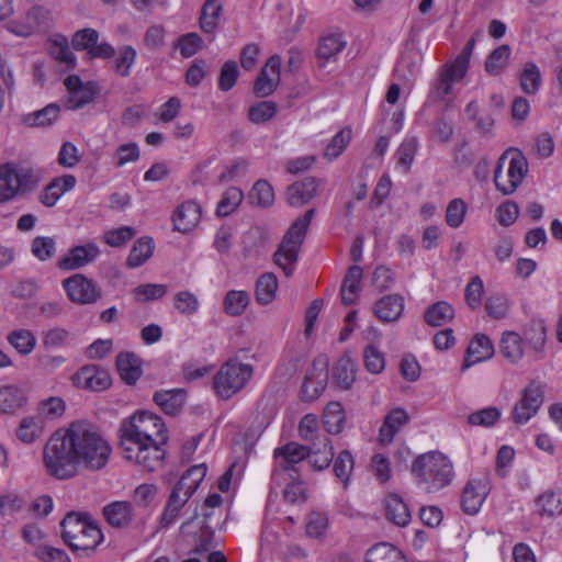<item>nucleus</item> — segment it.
<instances>
[{"label":"nucleus","mask_w":562,"mask_h":562,"mask_svg":"<svg viewBox=\"0 0 562 562\" xmlns=\"http://www.w3.org/2000/svg\"><path fill=\"white\" fill-rule=\"evenodd\" d=\"M112 448L99 429L87 420H76L55 431L43 448V464L48 475L68 480L79 468L100 471L106 467Z\"/></svg>","instance_id":"obj_1"},{"label":"nucleus","mask_w":562,"mask_h":562,"mask_svg":"<svg viewBox=\"0 0 562 562\" xmlns=\"http://www.w3.org/2000/svg\"><path fill=\"white\" fill-rule=\"evenodd\" d=\"M120 447L123 458L148 472L164 462L168 430L162 418L149 412H138L120 426Z\"/></svg>","instance_id":"obj_2"},{"label":"nucleus","mask_w":562,"mask_h":562,"mask_svg":"<svg viewBox=\"0 0 562 562\" xmlns=\"http://www.w3.org/2000/svg\"><path fill=\"white\" fill-rule=\"evenodd\" d=\"M416 484L427 493H436L451 484L454 477L451 460L439 451L418 456L412 464Z\"/></svg>","instance_id":"obj_3"},{"label":"nucleus","mask_w":562,"mask_h":562,"mask_svg":"<svg viewBox=\"0 0 562 562\" xmlns=\"http://www.w3.org/2000/svg\"><path fill=\"white\" fill-rule=\"evenodd\" d=\"M60 527L64 541L74 551H93L103 541L101 529L87 515L68 513Z\"/></svg>","instance_id":"obj_4"},{"label":"nucleus","mask_w":562,"mask_h":562,"mask_svg":"<svg viewBox=\"0 0 562 562\" xmlns=\"http://www.w3.org/2000/svg\"><path fill=\"white\" fill-rule=\"evenodd\" d=\"M315 211L311 209L306 211L303 216L295 220L283 236L279 248L273 255L274 263L283 270L286 277L293 273L301 245L304 241L307 227Z\"/></svg>","instance_id":"obj_5"},{"label":"nucleus","mask_w":562,"mask_h":562,"mask_svg":"<svg viewBox=\"0 0 562 562\" xmlns=\"http://www.w3.org/2000/svg\"><path fill=\"white\" fill-rule=\"evenodd\" d=\"M38 171L26 165L5 164L0 167V202L32 192L40 183Z\"/></svg>","instance_id":"obj_6"},{"label":"nucleus","mask_w":562,"mask_h":562,"mask_svg":"<svg viewBox=\"0 0 562 562\" xmlns=\"http://www.w3.org/2000/svg\"><path fill=\"white\" fill-rule=\"evenodd\" d=\"M527 172L526 157L519 150H508L497 161L494 175L495 187L504 195L513 194L524 181Z\"/></svg>","instance_id":"obj_7"},{"label":"nucleus","mask_w":562,"mask_h":562,"mask_svg":"<svg viewBox=\"0 0 562 562\" xmlns=\"http://www.w3.org/2000/svg\"><path fill=\"white\" fill-rule=\"evenodd\" d=\"M252 374L251 364L229 359L214 375L213 389L218 397L228 400L245 387Z\"/></svg>","instance_id":"obj_8"},{"label":"nucleus","mask_w":562,"mask_h":562,"mask_svg":"<svg viewBox=\"0 0 562 562\" xmlns=\"http://www.w3.org/2000/svg\"><path fill=\"white\" fill-rule=\"evenodd\" d=\"M546 383L532 380L521 392L512 412V419L518 425L529 422L543 404Z\"/></svg>","instance_id":"obj_9"},{"label":"nucleus","mask_w":562,"mask_h":562,"mask_svg":"<svg viewBox=\"0 0 562 562\" xmlns=\"http://www.w3.org/2000/svg\"><path fill=\"white\" fill-rule=\"evenodd\" d=\"M63 286L68 299L76 304L90 305L102 297V291L97 283L81 273L65 279Z\"/></svg>","instance_id":"obj_10"},{"label":"nucleus","mask_w":562,"mask_h":562,"mask_svg":"<svg viewBox=\"0 0 562 562\" xmlns=\"http://www.w3.org/2000/svg\"><path fill=\"white\" fill-rule=\"evenodd\" d=\"M328 360L326 357L316 358L305 375L302 385V395L305 401L316 400L328 383Z\"/></svg>","instance_id":"obj_11"},{"label":"nucleus","mask_w":562,"mask_h":562,"mask_svg":"<svg viewBox=\"0 0 562 562\" xmlns=\"http://www.w3.org/2000/svg\"><path fill=\"white\" fill-rule=\"evenodd\" d=\"M72 383L80 389L93 392H101L112 384L109 372L95 364H88L80 368L72 375Z\"/></svg>","instance_id":"obj_12"},{"label":"nucleus","mask_w":562,"mask_h":562,"mask_svg":"<svg viewBox=\"0 0 562 562\" xmlns=\"http://www.w3.org/2000/svg\"><path fill=\"white\" fill-rule=\"evenodd\" d=\"M490 490L487 477L469 480L461 495V507L463 512L468 515H475L481 509Z\"/></svg>","instance_id":"obj_13"},{"label":"nucleus","mask_w":562,"mask_h":562,"mask_svg":"<svg viewBox=\"0 0 562 562\" xmlns=\"http://www.w3.org/2000/svg\"><path fill=\"white\" fill-rule=\"evenodd\" d=\"M281 59L279 56H271L261 68L255 83L254 93L259 98L270 95L279 85Z\"/></svg>","instance_id":"obj_14"},{"label":"nucleus","mask_w":562,"mask_h":562,"mask_svg":"<svg viewBox=\"0 0 562 562\" xmlns=\"http://www.w3.org/2000/svg\"><path fill=\"white\" fill-rule=\"evenodd\" d=\"M99 255L100 249L94 243L75 246L58 260L57 266L63 271L77 270L94 261Z\"/></svg>","instance_id":"obj_15"},{"label":"nucleus","mask_w":562,"mask_h":562,"mask_svg":"<svg viewBox=\"0 0 562 562\" xmlns=\"http://www.w3.org/2000/svg\"><path fill=\"white\" fill-rule=\"evenodd\" d=\"M171 220L175 231L189 233L201 220V206L194 201H186L176 207Z\"/></svg>","instance_id":"obj_16"},{"label":"nucleus","mask_w":562,"mask_h":562,"mask_svg":"<svg viewBox=\"0 0 562 562\" xmlns=\"http://www.w3.org/2000/svg\"><path fill=\"white\" fill-rule=\"evenodd\" d=\"M76 184L77 179L72 175L56 177L38 194V201L43 205L52 207L66 192L71 191Z\"/></svg>","instance_id":"obj_17"},{"label":"nucleus","mask_w":562,"mask_h":562,"mask_svg":"<svg viewBox=\"0 0 562 562\" xmlns=\"http://www.w3.org/2000/svg\"><path fill=\"white\" fill-rule=\"evenodd\" d=\"M409 422L408 413L401 407L389 412L379 430V442L389 445L393 441L396 434Z\"/></svg>","instance_id":"obj_18"},{"label":"nucleus","mask_w":562,"mask_h":562,"mask_svg":"<svg viewBox=\"0 0 562 562\" xmlns=\"http://www.w3.org/2000/svg\"><path fill=\"white\" fill-rule=\"evenodd\" d=\"M103 516L114 528H127L134 520V507L130 502L115 501L103 507Z\"/></svg>","instance_id":"obj_19"},{"label":"nucleus","mask_w":562,"mask_h":562,"mask_svg":"<svg viewBox=\"0 0 562 562\" xmlns=\"http://www.w3.org/2000/svg\"><path fill=\"white\" fill-rule=\"evenodd\" d=\"M318 181L314 177H305L288 187L286 201L291 206H301L310 202L316 194Z\"/></svg>","instance_id":"obj_20"},{"label":"nucleus","mask_w":562,"mask_h":562,"mask_svg":"<svg viewBox=\"0 0 562 562\" xmlns=\"http://www.w3.org/2000/svg\"><path fill=\"white\" fill-rule=\"evenodd\" d=\"M153 400L165 414L175 416L181 412L187 393L183 389L161 390L155 392Z\"/></svg>","instance_id":"obj_21"},{"label":"nucleus","mask_w":562,"mask_h":562,"mask_svg":"<svg viewBox=\"0 0 562 562\" xmlns=\"http://www.w3.org/2000/svg\"><path fill=\"white\" fill-rule=\"evenodd\" d=\"M493 355L494 346L491 339L484 334H477L474 336L468 347L463 368H470L475 363L487 360L492 358Z\"/></svg>","instance_id":"obj_22"},{"label":"nucleus","mask_w":562,"mask_h":562,"mask_svg":"<svg viewBox=\"0 0 562 562\" xmlns=\"http://www.w3.org/2000/svg\"><path fill=\"white\" fill-rule=\"evenodd\" d=\"M404 311V300L398 294H390L375 303L374 313L382 322L397 321Z\"/></svg>","instance_id":"obj_23"},{"label":"nucleus","mask_w":562,"mask_h":562,"mask_svg":"<svg viewBox=\"0 0 562 562\" xmlns=\"http://www.w3.org/2000/svg\"><path fill=\"white\" fill-rule=\"evenodd\" d=\"M44 429L45 424L40 417L36 415L24 416L15 429V436L21 442L32 445L43 436Z\"/></svg>","instance_id":"obj_24"},{"label":"nucleus","mask_w":562,"mask_h":562,"mask_svg":"<svg viewBox=\"0 0 562 562\" xmlns=\"http://www.w3.org/2000/svg\"><path fill=\"white\" fill-rule=\"evenodd\" d=\"M310 451L308 446H302L296 442H289L283 447L274 450V458L284 470L290 469L291 465L296 464L307 458Z\"/></svg>","instance_id":"obj_25"},{"label":"nucleus","mask_w":562,"mask_h":562,"mask_svg":"<svg viewBox=\"0 0 562 562\" xmlns=\"http://www.w3.org/2000/svg\"><path fill=\"white\" fill-rule=\"evenodd\" d=\"M26 403V396L22 389L15 385L0 386V416L14 414Z\"/></svg>","instance_id":"obj_26"},{"label":"nucleus","mask_w":562,"mask_h":562,"mask_svg":"<svg viewBox=\"0 0 562 562\" xmlns=\"http://www.w3.org/2000/svg\"><path fill=\"white\" fill-rule=\"evenodd\" d=\"M308 451L310 463L318 471L328 468L334 460L331 440L328 437H323L318 442L310 445Z\"/></svg>","instance_id":"obj_27"},{"label":"nucleus","mask_w":562,"mask_h":562,"mask_svg":"<svg viewBox=\"0 0 562 562\" xmlns=\"http://www.w3.org/2000/svg\"><path fill=\"white\" fill-rule=\"evenodd\" d=\"M464 75H459V71L453 64L445 67L431 90V97L437 101L446 100L452 93L454 82L460 81Z\"/></svg>","instance_id":"obj_28"},{"label":"nucleus","mask_w":562,"mask_h":562,"mask_svg":"<svg viewBox=\"0 0 562 562\" xmlns=\"http://www.w3.org/2000/svg\"><path fill=\"white\" fill-rule=\"evenodd\" d=\"M385 516L393 524L405 527L411 521V512L406 503L396 494L385 498Z\"/></svg>","instance_id":"obj_29"},{"label":"nucleus","mask_w":562,"mask_h":562,"mask_svg":"<svg viewBox=\"0 0 562 562\" xmlns=\"http://www.w3.org/2000/svg\"><path fill=\"white\" fill-rule=\"evenodd\" d=\"M116 367L122 380L127 384H134L142 375L139 359L132 352L120 353Z\"/></svg>","instance_id":"obj_30"},{"label":"nucleus","mask_w":562,"mask_h":562,"mask_svg":"<svg viewBox=\"0 0 562 562\" xmlns=\"http://www.w3.org/2000/svg\"><path fill=\"white\" fill-rule=\"evenodd\" d=\"M499 351L512 363H517L524 357V340L515 331H505L499 342Z\"/></svg>","instance_id":"obj_31"},{"label":"nucleus","mask_w":562,"mask_h":562,"mask_svg":"<svg viewBox=\"0 0 562 562\" xmlns=\"http://www.w3.org/2000/svg\"><path fill=\"white\" fill-rule=\"evenodd\" d=\"M333 376L338 387L341 390L350 389L356 380L355 361L348 355L340 357L334 368Z\"/></svg>","instance_id":"obj_32"},{"label":"nucleus","mask_w":562,"mask_h":562,"mask_svg":"<svg viewBox=\"0 0 562 562\" xmlns=\"http://www.w3.org/2000/svg\"><path fill=\"white\" fill-rule=\"evenodd\" d=\"M346 414L339 402H330L323 412V425L328 434H339L345 425Z\"/></svg>","instance_id":"obj_33"},{"label":"nucleus","mask_w":562,"mask_h":562,"mask_svg":"<svg viewBox=\"0 0 562 562\" xmlns=\"http://www.w3.org/2000/svg\"><path fill=\"white\" fill-rule=\"evenodd\" d=\"M206 470L207 469L204 463L191 467L182 474L175 488L192 496L205 477Z\"/></svg>","instance_id":"obj_34"},{"label":"nucleus","mask_w":562,"mask_h":562,"mask_svg":"<svg viewBox=\"0 0 562 562\" xmlns=\"http://www.w3.org/2000/svg\"><path fill=\"white\" fill-rule=\"evenodd\" d=\"M362 269L359 266H352L348 269L341 284V300L346 305L355 302L358 291L360 289V281L362 279Z\"/></svg>","instance_id":"obj_35"},{"label":"nucleus","mask_w":562,"mask_h":562,"mask_svg":"<svg viewBox=\"0 0 562 562\" xmlns=\"http://www.w3.org/2000/svg\"><path fill=\"white\" fill-rule=\"evenodd\" d=\"M154 248V241L150 237L138 238L127 256L126 265L130 268L140 267L153 256Z\"/></svg>","instance_id":"obj_36"},{"label":"nucleus","mask_w":562,"mask_h":562,"mask_svg":"<svg viewBox=\"0 0 562 562\" xmlns=\"http://www.w3.org/2000/svg\"><path fill=\"white\" fill-rule=\"evenodd\" d=\"M366 562H406V560L394 546L382 542L368 550Z\"/></svg>","instance_id":"obj_37"},{"label":"nucleus","mask_w":562,"mask_h":562,"mask_svg":"<svg viewBox=\"0 0 562 562\" xmlns=\"http://www.w3.org/2000/svg\"><path fill=\"white\" fill-rule=\"evenodd\" d=\"M453 317V307L445 301H439L430 305L424 314L425 322L432 327L443 326Z\"/></svg>","instance_id":"obj_38"},{"label":"nucleus","mask_w":562,"mask_h":562,"mask_svg":"<svg viewBox=\"0 0 562 562\" xmlns=\"http://www.w3.org/2000/svg\"><path fill=\"white\" fill-rule=\"evenodd\" d=\"M278 279L272 272L260 276L256 282V300L261 305L271 303L278 291Z\"/></svg>","instance_id":"obj_39"},{"label":"nucleus","mask_w":562,"mask_h":562,"mask_svg":"<svg viewBox=\"0 0 562 562\" xmlns=\"http://www.w3.org/2000/svg\"><path fill=\"white\" fill-rule=\"evenodd\" d=\"M66 404L61 397L52 396L41 401L37 404L36 416L46 424V422L55 420L65 413Z\"/></svg>","instance_id":"obj_40"},{"label":"nucleus","mask_w":562,"mask_h":562,"mask_svg":"<svg viewBox=\"0 0 562 562\" xmlns=\"http://www.w3.org/2000/svg\"><path fill=\"white\" fill-rule=\"evenodd\" d=\"M541 516L554 517L562 514V493L547 491L536 499Z\"/></svg>","instance_id":"obj_41"},{"label":"nucleus","mask_w":562,"mask_h":562,"mask_svg":"<svg viewBox=\"0 0 562 562\" xmlns=\"http://www.w3.org/2000/svg\"><path fill=\"white\" fill-rule=\"evenodd\" d=\"M190 497L191 496L182 493L181 491H178L177 488L172 490L161 516L162 527H169L176 520V518L179 515V512L186 505Z\"/></svg>","instance_id":"obj_42"},{"label":"nucleus","mask_w":562,"mask_h":562,"mask_svg":"<svg viewBox=\"0 0 562 562\" xmlns=\"http://www.w3.org/2000/svg\"><path fill=\"white\" fill-rule=\"evenodd\" d=\"M541 72L539 67L532 63H526L519 76L521 90L526 94H536L541 86Z\"/></svg>","instance_id":"obj_43"},{"label":"nucleus","mask_w":562,"mask_h":562,"mask_svg":"<svg viewBox=\"0 0 562 562\" xmlns=\"http://www.w3.org/2000/svg\"><path fill=\"white\" fill-rule=\"evenodd\" d=\"M222 5L217 0H206L202 7L200 26L206 33H212L218 24Z\"/></svg>","instance_id":"obj_44"},{"label":"nucleus","mask_w":562,"mask_h":562,"mask_svg":"<svg viewBox=\"0 0 562 562\" xmlns=\"http://www.w3.org/2000/svg\"><path fill=\"white\" fill-rule=\"evenodd\" d=\"M59 112V106L56 103H50L38 111L27 114L24 122L32 127L48 126L58 119Z\"/></svg>","instance_id":"obj_45"},{"label":"nucleus","mask_w":562,"mask_h":562,"mask_svg":"<svg viewBox=\"0 0 562 562\" xmlns=\"http://www.w3.org/2000/svg\"><path fill=\"white\" fill-rule=\"evenodd\" d=\"M418 147V140L416 137L411 136L406 137L402 144L398 146L395 157L396 165L398 168H402L405 173H407L411 169V166L415 159V155Z\"/></svg>","instance_id":"obj_46"},{"label":"nucleus","mask_w":562,"mask_h":562,"mask_svg":"<svg viewBox=\"0 0 562 562\" xmlns=\"http://www.w3.org/2000/svg\"><path fill=\"white\" fill-rule=\"evenodd\" d=\"M9 344L22 356L30 355L35 346L36 338L32 331L27 329H16L8 335Z\"/></svg>","instance_id":"obj_47"},{"label":"nucleus","mask_w":562,"mask_h":562,"mask_svg":"<svg viewBox=\"0 0 562 562\" xmlns=\"http://www.w3.org/2000/svg\"><path fill=\"white\" fill-rule=\"evenodd\" d=\"M249 303V294L246 291L231 290L223 301V308L227 315H241Z\"/></svg>","instance_id":"obj_48"},{"label":"nucleus","mask_w":562,"mask_h":562,"mask_svg":"<svg viewBox=\"0 0 562 562\" xmlns=\"http://www.w3.org/2000/svg\"><path fill=\"white\" fill-rule=\"evenodd\" d=\"M346 46V42L340 34H329L322 37L317 55L319 58L329 60L337 56Z\"/></svg>","instance_id":"obj_49"},{"label":"nucleus","mask_w":562,"mask_h":562,"mask_svg":"<svg viewBox=\"0 0 562 562\" xmlns=\"http://www.w3.org/2000/svg\"><path fill=\"white\" fill-rule=\"evenodd\" d=\"M484 307L492 319L501 321L508 316L510 302L506 295L495 294L486 299Z\"/></svg>","instance_id":"obj_50"},{"label":"nucleus","mask_w":562,"mask_h":562,"mask_svg":"<svg viewBox=\"0 0 562 562\" xmlns=\"http://www.w3.org/2000/svg\"><path fill=\"white\" fill-rule=\"evenodd\" d=\"M278 112V105L273 101H260L248 110V119L254 124H263L271 121Z\"/></svg>","instance_id":"obj_51"},{"label":"nucleus","mask_w":562,"mask_h":562,"mask_svg":"<svg viewBox=\"0 0 562 562\" xmlns=\"http://www.w3.org/2000/svg\"><path fill=\"white\" fill-rule=\"evenodd\" d=\"M510 56V48L507 45H502L495 48L485 61V70L492 76L499 75L507 66Z\"/></svg>","instance_id":"obj_52"},{"label":"nucleus","mask_w":562,"mask_h":562,"mask_svg":"<svg viewBox=\"0 0 562 562\" xmlns=\"http://www.w3.org/2000/svg\"><path fill=\"white\" fill-rule=\"evenodd\" d=\"M137 232L131 226H122L112 228L103 234V241L110 247L119 248L124 247L130 240L136 236Z\"/></svg>","instance_id":"obj_53"},{"label":"nucleus","mask_w":562,"mask_h":562,"mask_svg":"<svg viewBox=\"0 0 562 562\" xmlns=\"http://www.w3.org/2000/svg\"><path fill=\"white\" fill-rule=\"evenodd\" d=\"M355 468V460L350 451L342 450L334 460V472L338 480L347 486Z\"/></svg>","instance_id":"obj_54"},{"label":"nucleus","mask_w":562,"mask_h":562,"mask_svg":"<svg viewBox=\"0 0 562 562\" xmlns=\"http://www.w3.org/2000/svg\"><path fill=\"white\" fill-rule=\"evenodd\" d=\"M249 200L258 206H270L274 201V192L266 180H258L249 192Z\"/></svg>","instance_id":"obj_55"},{"label":"nucleus","mask_w":562,"mask_h":562,"mask_svg":"<svg viewBox=\"0 0 562 562\" xmlns=\"http://www.w3.org/2000/svg\"><path fill=\"white\" fill-rule=\"evenodd\" d=\"M244 199L243 191L236 187L228 188L216 207L218 216H227L232 214Z\"/></svg>","instance_id":"obj_56"},{"label":"nucleus","mask_w":562,"mask_h":562,"mask_svg":"<svg viewBox=\"0 0 562 562\" xmlns=\"http://www.w3.org/2000/svg\"><path fill=\"white\" fill-rule=\"evenodd\" d=\"M299 435L302 440L310 445H314V442H318L319 439L326 437L318 434V419L314 414L303 416L299 425Z\"/></svg>","instance_id":"obj_57"},{"label":"nucleus","mask_w":562,"mask_h":562,"mask_svg":"<svg viewBox=\"0 0 562 562\" xmlns=\"http://www.w3.org/2000/svg\"><path fill=\"white\" fill-rule=\"evenodd\" d=\"M31 252L41 261L48 260L55 256L56 241L53 237L37 236L32 241Z\"/></svg>","instance_id":"obj_58"},{"label":"nucleus","mask_w":562,"mask_h":562,"mask_svg":"<svg viewBox=\"0 0 562 562\" xmlns=\"http://www.w3.org/2000/svg\"><path fill=\"white\" fill-rule=\"evenodd\" d=\"M351 139V131L346 128L339 131L325 147L324 156L328 160L336 159L347 147Z\"/></svg>","instance_id":"obj_59"},{"label":"nucleus","mask_w":562,"mask_h":562,"mask_svg":"<svg viewBox=\"0 0 562 562\" xmlns=\"http://www.w3.org/2000/svg\"><path fill=\"white\" fill-rule=\"evenodd\" d=\"M47 18V10L41 5H33L26 13V24L23 31H16L20 36H29L38 29Z\"/></svg>","instance_id":"obj_60"},{"label":"nucleus","mask_w":562,"mask_h":562,"mask_svg":"<svg viewBox=\"0 0 562 562\" xmlns=\"http://www.w3.org/2000/svg\"><path fill=\"white\" fill-rule=\"evenodd\" d=\"M363 362L366 369L372 374L381 373L385 368L384 353L375 346L369 345L363 350Z\"/></svg>","instance_id":"obj_61"},{"label":"nucleus","mask_w":562,"mask_h":562,"mask_svg":"<svg viewBox=\"0 0 562 562\" xmlns=\"http://www.w3.org/2000/svg\"><path fill=\"white\" fill-rule=\"evenodd\" d=\"M525 336L535 350H542L546 344L547 327L543 321L533 319L525 331Z\"/></svg>","instance_id":"obj_62"},{"label":"nucleus","mask_w":562,"mask_h":562,"mask_svg":"<svg viewBox=\"0 0 562 562\" xmlns=\"http://www.w3.org/2000/svg\"><path fill=\"white\" fill-rule=\"evenodd\" d=\"M134 299L137 302H148L161 299L167 293L165 284H140L134 289Z\"/></svg>","instance_id":"obj_63"},{"label":"nucleus","mask_w":562,"mask_h":562,"mask_svg":"<svg viewBox=\"0 0 562 562\" xmlns=\"http://www.w3.org/2000/svg\"><path fill=\"white\" fill-rule=\"evenodd\" d=\"M468 206L462 199H453L446 211V222L452 228H458L464 221Z\"/></svg>","instance_id":"obj_64"}]
</instances>
